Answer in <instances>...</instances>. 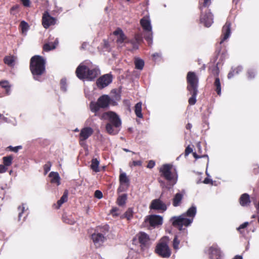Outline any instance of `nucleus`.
I'll return each mask as SVG.
<instances>
[{
    "label": "nucleus",
    "instance_id": "obj_1",
    "mask_svg": "<svg viewBox=\"0 0 259 259\" xmlns=\"http://www.w3.org/2000/svg\"><path fill=\"white\" fill-rule=\"evenodd\" d=\"M196 213V207L192 206L186 212L179 217H174L171 219L172 225L180 230L183 229V226L188 227L193 222Z\"/></svg>",
    "mask_w": 259,
    "mask_h": 259
},
{
    "label": "nucleus",
    "instance_id": "obj_2",
    "mask_svg": "<svg viewBox=\"0 0 259 259\" xmlns=\"http://www.w3.org/2000/svg\"><path fill=\"white\" fill-rule=\"evenodd\" d=\"M76 74L80 79H85L91 81L94 80L100 74L99 69L91 64L81 63L76 68Z\"/></svg>",
    "mask_w": 259,
    "mask_h": 259
},
{
    "label": "nucleus",
    "instance_id": "obj_3",
    "mask_svg": "<svg viewBox=\"0 0 259 259\" xmlns=\"http://www.w3.org/2000/svg\"><path fill=\"white\" fill-rule=\"evenodd\" d=\"M172 167L169 164L163 165L160 169L161 176L164 178L168 182V184L165 185L164 182L159 180V182L162 187H165L167 189H170L177 182L178 176L175 171H172Z\"/></svg>",
    "mask_w": 259,
    "mask_h": 259
},
{
    "label": "nucleus",
    "instance_id": "obj_4",
    "mask_svg": "<svg viewBox=\"0 0 259 259\" xmlns=\"http://www.w3.org/2000/svg\"><path fill=\"white\" fill-rule=\"evenodd\" d=\"M45 60L39 56H34L30 60V69L34 78L38 80V76L45 71Z\"/></svg>",
    "mask_w": 259,
    "mask_h": 259
},
{
    "label": "nucleus",
    "instance_id": "obj_5",
    "mask_svg": "<svg viewBox=\"0 0 259 259\" xmlns=\"http://www.w3.org/2000/svg\"><path fill=\"white\" fill-rule=\"evenodd\" d=\"M211 0H203V5H200L199 6V9L201 11L200 22L207 27L210 26L213 22V15L209 10H206L205 14L203 13V10L204 8L208 7L211 4Z\"/></svg>",
    "mask_w": 259,
    "mask_h": 259
},
{
    "label": "nucleus",
    "instance_id": "obj_6",
    "mask_svg": "<svg viewBox=\"0 0 259 259\" xmlns=\"http://www.w3.org/2000/svg\"><path fill=\"white\" fill-rule=\"evenodd\" d=\"M167 242L168 238L166 237H163L157 244L155 248L156 253L163 258L169 257L171 254V251L167 245Z\"/></svg>",
    "mask_w": 259,
    "mask_h": 259
},
{
    "label": "nucleus",
    "instance_id": "obj_7",
    "mask_svg": "<svg viewBox=\"0 0 259 259\" xmlns=\"http://www.w3.org/2000/svg\"><path fill=\"white\" fill-rule=\"evenodd\" d=\"M140 23L146 32L145 38L149 45L152 42V26L148 17H144L141 21Z\"/></svg>",
    "mask_w": 259,
    "mask_h": 259
},
{
    "label": "nucleus",
    "instance_id": "obj_8",
    "mask_svg": "<svg viewBox=\"0 0 259 259\" xmlns=\"http://www.w3.org/2000/svg\"><path fill=\"white\" fill-rule=\"evenodd\" d=\"M101 119L107 120L109 122L113 124L115 127H120L121 121L119 116L113 111H108L104 113L101 117Z\"/></svg>",
    "mask_w": 259,
    "mask_h": 259
},
{
    "label": "nucleus",
    "instance_id": "obj_9",
    "mask_svg": "<svg viewBox=\"0 0 259 259\" xmlns=\"http://www.w3.org/2000/svg\"><path fill=\"white\" fill-rule=\"evenodd\" d=\"M188 82L187 90L189 92L192 90H197L198 78L193 72H189L187 76Z\"/></svg>",
    "mask_w": 259,
    "mask_h": 259
},
{
    "label": "nucleus",
    "instance_id": "obj_10",
    "mask_svg": "<svg viewBox=\"0 0 259 259\" xmlns=\"http://www.w3.org/2000/svg\"><path fill=\"white\" fill-rule=\"evenodd\" d=\"M112 80L111 75L107 74L103 75L97 80V85L100 89H103L108 85Z\"/></svg>",
    "mask_w": 259,
    "mask_h": 259
},
{
    "label": "nucleus",
    "instance_id": "obj_11",
    "mask_svg": "<svg viewBox=\"0 0 259 259\" xmlns=\"http://www.w3.org/2000/svg\"><path fill=\"white\" fill-rule=\"evenodd\" d=\"M145 222L150 226L155 227L162 224V218L159 215H152L146 220Z\"/></svg>",
    "mask_w": 259,
    "mask_h": 259
},
{
    "label": "nucleus",
    "instance_id": "obj_12",
    "mask_svg": "<svg viewBox=\"0 0 259 259\" xmlns=\"http://www.w3.org/2000/svg\"><path fill=\"white\" fill-rule=\"evenodd\" d=\"M56 20L55 18L51 16L48 12H45L42 16V23L45 28H48L51 25L56 23Z\"/></svg>",
    "mask_w": 259,
    "mask_h": 259
},
{
    "label": "nucleus",
    "instance_id": "obj_13",
    "mask_svg": "<svg viewBox=\"0 0 259 259\" xmlns=\"http://www.w3.org/2000/svg\"><path fill=\"white\" fill-rule=\"evenodd\" d=\"M113 34L116 36V42L119 46L122 47L127 42V39L122 30L119 28L114 31Z\"/></svg>",
    "mask_w": 259,
    "mask_h": 259
},
{
    "label": "nucleus",
    "instance_id": "obj_14",
    "mask_svg": "<svg viewBox=\"0 0 259 259\" xmlns=\"http://www.w3.org/2000/svg\"><path fill=\"white\" fill-rule=\"evenodd\" d=\"M137 237L139 243L141 244L142 249L144 250V248L147 247L149 244L150 239L149 236L144 232H140L137 235Z\"/></svg>",
    "mask_w": 259,
    "mask_h": 259
},
{
    "label": "nucleus",
    "instance_id": "obj_15",
    "mask_svg": "<svg viewBox=\"0 0 259 259\" xmlns=\"http://www.w3.org/2000/svg\"><path fill=\"white\" fill-rule=\"evenodd\" d=\"M151 209L156 210H162L163 211L166 210L167 207L165 203H164L159 199L153 200L150 205Z\"/></svg>",
    "mask_w": 259,
    "mask_h": 259
},
{
    "label": "nucleus",
    "instance_id": "obj_16",
    "mask_svg": "<svg viewBox=\"0 0 259 259\" xmlns=\"http://www.w3.org/2000/svg\"><path fill=\"white\" fill-rule=\"evenodd\" d=\"M93 133V130L90 127H84L80 131L79 139L80 141L86 140Z\"/></svg>",
    "mask_w": 259,
    "mask_h": 259
},
{
    "label": "nucleus",
    "instance_id": "obj_17",
    "mask_svg": "<svg viewBox=\"0 0 259 259\" xmlns=\"http://www.w3.org/2000/svg\"><path fill=\"white\" fill-rule=\"evenodd\" d=\"M222 33L223 37L221 41H220V44L223 43L224 41L228 38L231 34V23L227 21L225 25L223 27Z\"/></svg>",
    "mask_w": 259,
    "mask_h": 259
},
{
    "label": "nucleus",
    "instance_id": "obj_18",
    "mask_svg": "<svg viewBox=\"0 0 259 259\" xmlns=\"http://www.w3.org/2000/svg\"><path fill=\"white\" fill-rule=\"evenodd\" d=\"M94 244L96 247H99L105 240V237L101 233H94L92 236Z\"/></svg>",
    "mask_w": 259,
    "mask_h": 259
},
{
    "label": "nucleus",
    "instance_id": "obj_19",
    "mask_svg": "<svg viewBox=\"0 0 259 259\" xmlns=\"http://www.w3.org/2000/svg\"><path fill=\"white\" fill-rule=\"evenodd\" d=\"M208 253L211 259H220L221 257V251L217 246L210 247Z\"/></svg>",
    "mask_w": 259,
    "mask_h": 259
},
{
    "label": "nucleus",
    "instance_id": "obj_20",
    "mask_svg": "<svg viewBox=\"0 0 259 259\" xmlns=\"http://www.w3.org/2000/svg\"><path fill=\"white\" fill-rule=\"evenodd\" d=\"M97 102L100 106L101 108H106L108 106L110 102V98L108 95H103L101 96L98 99Z\"/></svg>",
    "mask_w": 259,
    "mask_h": 259
},
{
    "label": "nucleus",
    "instance_id": "obj_21",
    "mask_svg": "<svg viewBox=\"0 0 259 259\" xmlns=\"http://www.w3.org/2000/svg\"><path fill=\"white\" fill-rule=\"evenodd\" d=\"M120 127H115L113 124L107 123L106 130L107 132L110 135H116L118 133Z\"/></svg>",
    "mask_w": 259,
    "mask_h": 259
},
{
    "label": "nucleus",
    "instance_id": "obj_22",
    "mask_svg": "<svg viewBox=\"0 0 259 259\" xmlns=\"http://www.w3.org/2000/svg\"><path fill=\"white\" fill-rule=\"evenodd\" d=\"M49 176L51 179L50 181L52 183L56 184L57 185L60 184V178L58 172L52 171L50 173Z\"/></svg>",
    "mask_w": 259,
    "mask_h": 259
},
{
    "label": "nucleus",
    "instance_id": "obj_23",
    "mask_svg": "<svg viewBox=\"0 0 259 259\" xmlns=\"http://www.w3.org/2000/svg\"><path fill=\"white\" fill-rule=\"evenodd\" d=\"M183 198V194L181 193H177L174 197L172 199V205L175 207L180 205L182 199Z\"/></svg>",
    "mask_w": 259,
    "mask_h": 259
},
{
    "label": "nucleus",
    "instance_id": "obj_24",
    "mask_svg": "<svg viewBox=\"0 0 259 259\" xmlns=\"http://www.w3.org/2000/svg\"><path fill=\"white\" fill-rule=\"evenodd\" d=\"M250 202V197L248 194L244 193L240 198V203L242 206H247Z\"/></svg>",
    "mask_w": 259,
    "mask_h": 259
},
{
    "label": "nucleus",
    "instance_id": "obj_25",
    "mask_svg": "<svg viewBox=\"0 0 259 259\" xmlns=\"http://www.w3.org/2000/svg\"><path fill=\"white\" fill-rule=\"evenodd\" d=\"M119 181H120V184L121 186L124 185L126 186H128V184H129V180H128V178L127 177L125 173L122 172V173L120 174V175L119 176ZM120 187H121V186H120ZM121 189V187L119 188V189Z\"/></svg>",
    "mask_w": 259,
    "mask_h": 259
},
{
    "label": "nucleus",
    "instance_id": "obj_26",
    "mask_svg": "<svg viewBox=\"0 0 259 259\" xmlns=\"http://www.w3.org/2000/svg\"><path fill=\"white\" fill-rule=\"evenodd\" d=\"M58 44V40L56 39L54 42L47 43L44 45V50L45 51H49L56 48Z\"/></svg>",
    "mask_w": 259,
    "mask_h": 259
},
{
    "label": "nucleus",
    "instance_id": "obj_27",
    "mask_svg": "<svg viewBox=\"0 0 259 259\" xmlns=\"http://www.w3.org/2000/svg\"><path fill=\"white\" fill-rule=\"evenodd\" d=\"M142 103L139 102L136 104L135 106V112L137 117L142 118L143 114L142 113Z\"/></svg>",
    "mask_w": 259,
    "mask_h": 259
},
{
    "label": "nucleus",
    "instance_id": "obj_28",
    "mask_svg": "<svg viewBox=\"0 0 259 259\" xmlns=\"http://www.w3.org/2000/svg\"><path fill=\"white\" fill-rule=\"evenodd\" d=\"M100 162L97 158H94L92 160V164L91 165V169L95 171L98 172L99 171V165Z\"/></svg>",
    "mask_w": 259,
    "mask_h": 259
},
{
    "label": "nucleus",
    "instance_id": "obj_29",
    "mask_svg": "<svg viewBox=\"0 0 259 259\" xmlns=\"http://www.w3.org/2000/svg\"><path fill=\"white\" fill-rule=\"evenodd\" d=\"M192 95V97L189 99V104L191 105H194L196 102V96L197 95L198 90H192L191 92H189Z\"/></svg>",
    "mask_w": 259,
    "mask_h": 259
},
{
    "label": "nucleus",
    "instance_id": "obj_30",
    "mask_svg": "<svg viewBox=\"0 0 259 259\" xmlns=\"http://www.w3.org/2000/svg\"><path fill=\"white\" fill-rule=\"evenodd\" d=\"M68 191L66 190L63 196L61 197L60 200H59L57 202V205L58 206L57 207V208H59L63 203L66 202L68 199Z\"/></svg>",
    "mask_w": 259,
    "mask_h": 259
},
{
    "label": "nucleus",
    "instance_id": "obj_31",
    "mask_svg": "<svg viewBox=\"0 0 259 259\" xmlns=\"http://www.w3.org/2000/svg\"><path fill=\"white\" fill-rule=\"evenodd\" d=\"M134 211L133 208H129L124 213V214L121 217V218H126L127 220H130L133 217Z\"/></svg>",
    "mask_w": 259,
    "mask_h": 259
},
{
    "label": "nucleus",
    "instance_id": "obj_32",
    "mask_svg": "<svg viewBox=\"0 0 259 259\" xmlns=\"http://www.w3.org/2000/svg\"><path fill=\"white\" fill-rule=\"evenodd\" d=\"M15 61V58L14 56H7L4 59L5 63L10 66L14 65Z\"/></svg>",
    "mask_w": 259,
    "mask_h": 259
},
{
    "label": "nucleus",
    "instance_id": "obj_33",
    "mask_svg": "<svg viewBox=\"0 0 259 259\" xmlns=\"http://www.w3.org/2000/svg\"><path fill=\"white\" fill-rule=\"evenodd\" d=\"M136 68L142 70L144 65V62L143 60L139 58H136L135 61Z\"/></svg>",
    "mask_w": 259,
    "mask_h": 259
},
{
    "label": "nucleus",
    "instance_id": "obj_34",
    "mask_svg": "<svg viewBox=\"0 0 259 259\" xmlns=\"http://www.w3.org/2000/svg\"><path fill=\"white\" fill-rule=\"evenodd\" d=\"M126 199L127 196L126 194L119 196L117 200L118 205L119 206H123L125 204Z\"/></svg>",
    "mask_w": 259,
    "mask_h": 259
},
{
    "label": "nucleus",
    "instance_id": "obj_35",
    "mask_svg": "<svg viewBox=\"0 0 259 259\" xmlns=\"http://www.w3.org/2000/svg\"><path fill=\"white\" fill-rule=\"evenodd\" d=\"M90 107L91 110L95 113H97L99 110L100 108H101L98 102H91Z\"/></svg>",
    "mask_w": 259,
    "mask_h": 259
},
{
    "label": "nucleus",
    "instance_id": "obj_36",
    "mask_svg": "<svg viewBox=\"0 0 259 259\" xmlns=\"http://www.w3.org/2000/svg\"><path fill=\"white\" fill-rule=\"evenodd\" d=\"M13 159V157L11 155L4 157L3 160L4 165L6 166L11 165L12 163Z\"/></svg>",
    "mask_w": 259,
    "mask_h": 259
},
{
    "label": "nucleus",
    "instance_id": "obj_37",
    "mask_svg": "<svg viewBox=\"0 0 259 259\" xmlns=\"http://www.w3.org/2000/svg\"><path fill=\"white\" fill-rule=\"evenodd\" d=\"M22 33L26 34L29 29L28 24L24 21H22L20 25Z\"/></svg>",
    "mask_w": 259,
    "mask_h": 259
},
{
    "label": "nucleus",
    "instance_id": "obj_38",
    "mask_svg": "<svg viewBox=\"0 0 259 259\" xmlns=\"http://www.w3.org/2000/svg\"><path fill=\"white\" fill-rule=\"evenodd\" d=\"M214 86L215 87V91L218 94L220 95L221 94V82L220 79L218 77H217L215 79Z\"/></svg>",
    "mask_w": 259,
    "mask_h": 259
},
{
    "label": "nucleus",
    "instance_id": "obj_39",
    "mask_svg": "<svg viewBox=\"0 0 259 259\" xmlns=\"http://www.w3.org/2000/svg\"><path fill=\"white\" fill-rule=\"evenodd\" d=\"M242 68L240 66L237 67L232 72H230L228 75L229 78H232L235 74H238L239 72L241 71Z\"/></svg>",
    "mask_w": 259,
    "mask_h": 259
},
{
    "label": "nucleus",
    "instance_id": "obj_40",
    "mask_svg": "<svg viewBox=\"0 0 259 259\" xmlns=\"http://www.w3.org/2000/svg\"><path fill=\"white\" fill-rule=\"evenodd\" d=\"M18 210L20 211L19 212V219H20V218L22 216V213L24 212L27 210L28 208L24 206V204H22L21 206H20L18 208Z\"/></svg>",
    "mask_w": 259,
    "mask_h": 259
},
{
    "label": "nucleus",
    "instance_id": "obj_41",
    "mask_svg": "<svg viewBox=\"0 0 259 259\" xmlns=\"http://www.w3.org/2000/svg\"><path fill=\"white\" fill-rule=\"evenodd\" d=\"M60 83H61V90L63 91H64V92L66 91V90H67V86H66V79H61Z\"/></svg>",
    "mask_w": 259,
    "mask_h": 259
},
{
    "label": "nucleus",
    "instance_id": "obj_42",
    "mask_svg": "<svg viewBox=\"0 0 259 259\" xmlns=\"http://www.w3.org/2000/svg\"><path fill=\"white\" fill-rule=\"evenodd\" d=\"M179 243H180V241L179 240H178L177 237L176 236L173 241L174 248L176 250L178 249Z\"/></svg>",
    "mask_w": 259,
    "mask_h": 259
},
{
    "label": "nucleus",
    "instance_id": "obj_43",
    "mask_svg": "<svg viewBox=\"0 0 259 259\" xmlns=\"http://www.w3.org/2000/svg\"><path fill=\"white\" fill-rule=\"evenodd\" d=\"M52 166V164L50 162H47L45 165H44V170L45 172V175L50 170L51 167Z\"/></svg>",
    "mask_w": 259,
    "mask_h": 259
},
{
    "label": "nucleus",
    "instance_id": "obj_44",
    "mask_svg": "<svg viewBox=\"0 0 259 259\" xmlns=\"http://www.w3.org/2000/svg\"><path fill=\"white\" fill-rule=\"evenodd\" d=\"M142 161L141 160H133V162L130 164V166H141L142 165Z\"/></svg>",
    "mask_w": 259,
    "mask_h": 259
},
{
    "label": "nucleus",
    "instance_id": "obj_45",
    "mask_svg": "<svg viewBox=\"0 0 259 259\" xmlns=\"http://www.w3.org/2000/svg\"><path fill=\"white\" fill-rule=\"evenodd\" d=\"M0 84L2 85V88L5 89H7L10 88V85H9V83L7 81H3L0 82Z\"/></svg>",
    "mask_w": 259,
    "mask_h": 259
},
{
    "label": "nucleus",
    "instance_id": "obj_46",
    "mask_svg": "<svg viewBox=\"0 0 259 259\" xmlns=\"http://www.w3.org/2000/svg\"><path fill=\"white\" fill-rule=\"evenodd\" d=\"M95 196L98 199H101L103 197L102 193L99 190H96L95 192Z\"/></svg>",
    "mask_w": 259,
    "mask_h": 259
},
{
    "label": "nucleus",
    "instance_id": "obj_47",
    "mask_svg": "<svg viewBox=\"0 0 259 259\" xmlns=\"http://www.w3.org/2000/svg\"><path fill=\"white\" fill-rule=\"evenodd\" d=\"M247 74H248V78L249 79H251V78H253L255 76L254 72L253 71V70H249L248 71Z\"/></svg>",
    "mask_w": 259,
    "mask_h": 259
},
{
    "label": "nucleus",
    "instance_id": "obj_48",
    "mask_svg": "<svg viewBox=\"0 0 259 259\" xmlns=\"http://www.w3.org/2000/svg\"><path fill=\"white\" fill-rule=\"evenodd\" d=\"M118 211V208L116 207L113 208L111 211L110 212L112 213V214L113 216H117L119 215V213H118L117 212Z\"/></svg>",
    "mask_w": 259,
    "mask_h": 259
},
{
    "label": "nucleus",
    "instance_id": "obj_49",
    "mask_svg": "<svg viewBox=\"0 0 259 259\" xmlns=\"http://www.w3.org/2000/svg\"><path fill=\"white\" fill-rule=\"evenodd\" d=\"M248 225V222H245L243 224H242V225H241L238 228V230L239 231H240V232L241 233H242V232L241 231V229H244L245 228H246Z\"/></svg>",
    "mask_w": 259,
    "mask_h": 259
},
{
    "label": "nucleus",
    "instance_id": "obj_50",
    "mask_svg": "<svg viewBox=\"0 0 259 259\" xmlns=\"http://www.w3.org/2000/svg\"><path fill=\"white\" fill-rule=\"evenodd\" d=\"M22 147L19 146H16V147H12V146H10L9 147V148H10V149L13 151V152H17L19 149H21Z\"/></svg>",
    "mask_w": 259,
    "mask_h": 259
},
{
    "label": "nucleus",
    "instance_id": "obj_51",
    "mask_svg": "<svg viewBox=\"0 0 259 259\" xmlns=\"http://www.w3.org/2000/svg\"><path fill=\"white\" fill-rule=\"evenodd\" d=\"M193 150L192 149L188 146L185 150V156H188L190 153H191L192 152Z\"/></svg>",
    "mask_w": 259,
    "mask_h": 259
},
{
    "label": "nucleus",
    "instance_id": "obj_52",
    "mask_svg": "<svg viewBox=\"0 0 259 259\" xmlns=\"http://www.w3.org/2000/svg\"><path fill=\"white\" fill-rule=\"evenodd\" d=\"M7 170V166L5 165L0 164V173H4Z\"/></svg>",
    "mask_w": 259,
    "mask_h": 259
},
{
    "label": "nucleus",
    "instance_id": "obj_53",
    "mask_svg": "<svg viewBox=\"0 0 259 259\" xmlns=\"http://www.w3.org/2000/svg\"><path fill=\"white\" fill-rule=\"evenodd\" d=\"M23 6L25 7H29L30 6V1L29 0H20Z\"/></svg>",
    "mask_w": 259,
    "mask_h": 259
},
{
    "label": "nucleus",
    "instance_id": "obj_54",
    "mask_svg": "<svg viewBox=\"0 0 259 259\" xmlns=\"http://www.w3.org/2000/svg\"><path fill=\"white\" fill-rule=\"evenodd\" d=\"M155 165V162L153 160H150L149 161L148 164L147 165V167L149 168H153Z\"/></svg>",
    "mask_w": 259,
    "mask_h": 259
},
{
    "label": "nucleus",
    "instance_id": "obj_55",
    "mask_svg": "<svg viewBox=\"0 0 259 259\" xmlns=\"http://www.w3.org/2000/svg\"><path fill=\"white\" fill-rule=\"evenodd\" d=\"M203 183L204 184H210V183L211 184L212 183V180L211 179H209V178H206L203 181Z\"/></svg>",
    "mask_w": 259,
    "mask_h": 259
},
{
    "label": "nucleus",
    "instance_id": "obj_56",
    "mask_svg": "<svg viewBox=\"0 0 259 259\" xmlns=\"http://www.w3.org/2000/svg\"><path fill=\"white\" fill-rule=\"evenodd\" d=\"M193 156H194L196 159L199 158H200V157H207V158H208V156H207V155H203V156H198V155H197V154H196V153H193Z\"/></svg>",
    "mask_w": 259,
    "mask_h": 259
},
{
    "label": "nucleus",
    "instance_id": "obj_57",
    "mask_svg": "<svg viewBox=\"0 0 259 259\" xmlns=\"http://www.w3.org/2000/svg\"><path fill=\"white\" fill-rule=\"evenodd\" d=\"M192 126V125L191 124L188 123L186 125V128L188 129V130H190Z\"/></svg>",
    "mask_w": 259,
    "mask_h": 259
},
{
    "label": "nucleus",
    "instance_id": "obj_58",
    "mask_svg": "<svg viewBox=\"0 0 259 259\" xmlns=\"http://www.w3.org/2000/svg\"><path fill=\"white\" fill-rule=\"evenodd\" d=\"M233 259H242V257L241 255H236Z\"/></svg>",
    "mask_w": 259,
    "mask_h": 259
},
{
    "label": "nucleus",
    "instance_id": "obj_59",
    "mask_svg": "<svg viewBox=\"0 0 259 259\" xmlns=\"http://www.w3.org/2000/svg\"><path fill=\"white\" fill-rule=\"evenodd\" d=\"M6 90L7 94L8 95H9L10 94V88H9V89H8V88L6 89Z\"/></svg>",
    "mask_w": 259,
    "mask_h": 259
},
{
    "label": "nucleus",
    "instance_id": "obj_60",
    "mask_svg": "<svg viewBox=\"0 0 259 259\" xmlns=\"http://www.w3.org/2000/svg\"><path fill=\"white\" fill-rule=\"evenodd\" d=\"M123 150L125 152H130V150L127 149H125V148H124L123 149Z\"/></svg>",
    "mask_w": 259,
    "mask_h": 259
},
{
    "label": "nucleus",
    "instance_id": "obj_61",
    "mask_svg": "<svg viewBox=\"0 0 259 259\" xmlns=\"http://www.w3.org/2000/svg\"><path fill=\"white\" fill-rule=\"evenodd\" d=\"M156 56H158V54H154L153 55V57L154 58H155Z\"/></svg>",
    "mask_w": 259,
    "mask_h": 259
},
{
    "label": "nucleus",
    "instance_id": "obj_62",
    "mask_svg": "<svg viewBox=\"0 0 259 259\" xmlns=\"http://www.w3.org/2000/svg\"><path fill=\"white\" fill-rule=\"evenodd\" d=\"M17 7H18L17 6H16L15 7H13L12 9L13 10H14V9H15L16 8H17Z\"/></svg>",
    "mask_w": 259,
    "mask_h": 259
},
{
    "label": "nucleus",
    "instance_id": "obj_63",
    "mask_svg": "<svg viewBox=\"0 0 259 259\" xmlns=\"http://www.w3.org/2000/svg\"><path fill=\"white\" fill-rule=\"evenodd\" d=\"M75 132H78L79 130L78 128H76L75 130H74Z\"/></svg>",
    "mask_w": 259,
    "mask_h": 259
},
{
    "label": "nucleus",
    "instance_id": "obj_64",
    "mask_svg": "<svg viewBox=\"0 0 259 259\" xmlns=\"http://www.w3.org/2000/svg\"><path fill=\"white\" fill-rule=\"evenodd\" d=\"M258 222L259 223V217L258 218Z\"/></svg>",
    "mask_w": 259,
    "mask_h": 259
}]
</instances>
